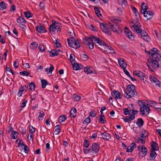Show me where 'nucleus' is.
I'll return each mask as SVG.
<instances>
[{"label":"nucleus","instance_id":"obj_1","mask_svg":"<svg viewBox=\"0 0 161 161\" xmlns=\"http://www.w3.org/2000/svg\"><path fill=\"white\" fill-rule=\"evenodd\" d=\"M134 85H129L125 90L124 96L127 99L137 96V92L136 91Z\"/></svg>","mask_w":161,"mask_h":161},{"label":"nucleus","instance_id":"obj_2","mask_svg":"<svg viewBox=\"0 0 161 161\" xmlns=\"http://www.w3.org/2000/svg\"><path fill=\"white\" fill-rule=\"evenodd\" d=\"M70 38L67 39L69 46L72 47L75 49L78 48L80 47V42L77 40H76L73 38V36Z\"/></svg>","mask_w":161,"mask_h":161},{"label":"nucleus","instance_id":"obj_3","mask_svg":"<svg viewBox=\"0 0 161 161\" xmlns=\"http://www.w3.org/2000/svg\"><path fill=\"white\" fill-rule=\"evenodd\" d=\"M132 29L135 30L139 34H141L142 37L144 36L145 35H147V33L145 31H143L142 33V30L141 28V25L140 23L137 24V25L135 24L133 25L132 27Z\"/></svg>","mask_w":161,"mask_h":161},{"label":"nucleus","instance_id":"obj_4","mask_svg":"<svg viewBox=\"0 0 161 161\" xmlns=\"http://www.w3.org/2000/svg\"><path fill=\"white\" fill-rule=\"evenodd\" d=\"M147 64L148 68L151 69H155L159 67L158 61L153 59L148 60Z\"/></svg>","mask_w":161,"mask_h":161},{"label":"nucleus","instance_id":"obj_5","mask_svg":"<svg viewBox=\"0 0 161 161\" xmlns=\"http://www.w3.org/2000/svg\"><path fill=\"white\" fill-rule=\"evenodd\" d=\"M109 27L111 30L114 32H116L117 34H119L122 32V30L120 28L119 25L116 23L112 24L111 23H109Z\"/></svg>","mask_w":161,"mask_h":161},{"label":"nucleus","instance_id":"obj_6","mask_svg":"<svg viewBox=\"0 0 161 161\" xmlns=\"http://www.w3.org/2000/svg\"><path fill=\"white\" fill-rule=\"evenodd\" d=\"M100 26L101 29L103 32L109 35L111 34V31L108 25H105L103 23H101L100 24Z\"/></svg>","mask_w":161,"mask_h":161},{"label":"nucleus","instance_id":"obj_7","mask_svg":"<svg viewBox=\"0 0 161 161\" xmlns=\"http://www.w3.org/2000/svg\"><path fill=\"white\" fill-rule=\"evenodd\" d=\"M100 149L99 145L97 143H94L89 148L90 152L92 153H97Z\"/></svg>","mask_w":161,"mask_h":161},{"label":"nucleus","instance_id":"obj_8","mask_svg":"<svg viewBox=\"0 0 161 161\" xmlns=\"http://www.w3.org/2000/svg\"><path fill=\"white\" fill-rule=\"evenodd\" d=\"M139 111L142 115H143L146 114L147 115L150 112V110L148 105H147L144 107H140Z\"/></svg>","mask_w":161,"mask_h":161},{"label":"nucleus","instance_id":"obj_9","mask_svg":"<svg viewBox=\"0 0 161 161\" xmlns=\"http://www.w3.org/2000/svg\"><path fill=\"white\" fill-rule=\"evenodd\" d=\"M149 78L151 83L154 85L158 86L159 87L160 84V81L154 76L150 75L149 76Z\"/></svg>","mask_w":161,"mask_h":161},{"label":"nucleus","instance_id":"obj_10","mask_svg":"<svg viewBox=\"0 0 161 161\" xmlns=\"http://www.w3.org/2000/svg\"><path fill=\"white\" fill-rule=\"evenodd\" d=\"M125 34L126 36L130 39L133 40L134 38V36L132 35L131 32L130 30L127 28L126 27H125L124 30Z\"/></svg>","mask_w":161,"mask_h":161},{"label":"nucleus","instance_id":"obj_11","mask_svg":"<svg viewBox=\"0 0 161 161\" xmlns=\"http://www.w3.org/2000/svg\"><path fill=\"white\" fill-rule=\"evenodd\" d=\"M58 23L56 21H52V24L49 27L50 32H52L54 33L56 31V28L58 27Z\"/></svg>","mask_w":161,"mask_h":161},{"label":"nucleus","instance_id":"obj_12","mask_svg":"<svg viewBox=\"0 0 161 161\" xmlns=\"http://www.w3.org/2000/svg\"><path fill=\"white\" fill-rule=\"evenodd\" d=\"M142 14L145 17L147 18V20H148L153 17L154 13L151 11L147 10L146 11L142 12Z\"/></svg>","mask_w":161,"mask_h":161},{"label":"nucleus","instance_id":"obj_13","mask_svg":"<svg viewBox=\"0 0 161 161\" xmlns=\"http://www.w3.org/2000/svg\"><path fill=\"white\" fill-rule=\"evenodd\" d=\"M134 75L137 76L142 81L144 82V78L145 77V75L142 72L139 71H136L134 72Z\"/></svg>","mask_w":161,"mask_h":161},{"label":"nucleus","instance_id":"obj_14","mask_svg":"<svg viewBox=\"0 0 161 161\" xmlns=\"http://www.w3.org/2000/svg\"><path fill=\"white\" fill-rule=\"evenodd\" d=\"M97 43L99 44V45L100 46V47H98V48L100 50L101 49L103 50L104 49H105V47L108 48L109 47L107 44L100 39L99 40L98 42Z\"/></svg>","mask_w":161,"mask_h":161},{"label":"nucleus","instance_id":"obj_15","mask_svg":"<svg viewBox=\"0 0 161 161\" xmlns=\"http://www.w3.org/2000/svg\"><path fill=\"white\" fill-rule=\"evenodd\" d=\"M119 64L120 66L123 69L126 68L127 65L126 62L123 58H119L118 59Z\"/></svg>","mask_w":161,"mask_h":161},{"label":"nucleus","instance_id":"obj_16","mask_svg":"<svg viewBox=\"0 0 161 161\" xmlns=\"http://www.w3.org/2000/svg\"><path fill=\"white\" fill-rule=\"evenodd\" d=\"M102 138L103 140L107 141L108 140L111 138V136L110 134L105 132L103 133H100Z\"/></svg>","mask_w":161,"mask_h":161},{"label":"nucleus","instance_id":"obj_17","mask_svg":"<svg viewBox=\"0 0 161 161\" xmlns=\"http://www.w3.org/2000/svg\"><path fill=\"white\" fill-rule=\"evenodd\" d=\"M112 96L114 97L116 99H120L122 96L120 93L117 91H114L112 93Z\"/></svg>","mask_w":161,"mask_h":161},{"label":"nucleus","instance_id":"obj_18","mask_svg":"<svg viewBox=\"0 0 161 161\" xmlns=\"http://www.w3.org/2000/svg\"><path fill=\"white\" fill-rule=\"evenodd\" d=\"M136 103L140 107L148 105L147 101L145 100H138L137 101Z\"/></svg>","mask_w":161,"mask_h":161},{"label":"nucleus","instance_id":"obj_19","mask_svg":"<svg viewBox=\"0 0 161 161\" xmlns=\"http://www.w3.org/2000/svg\"><path fill=\"white\" fill-rule=\"evenodd\" d=\"M72 66L74 69L75 70H80L83 68L81 64L78 63H74L73 64Z\"/></svg>","mask_w":161,"mask_h":161},{"label":"nucleus","instance_id":"obj_20","mask_svg":"<svg viewBox=\"0 0 161 161\" xmlns=\"http://www.w3.org/2000/svg\"><path fill=\"white\" fill-rule=\"evenodd\" d=\"M151 148L152 149V150L157 151L158 149V144L154 142H151Z\"/></svg>","mask_w":161,"mask_h":161},{"label":"nucleus","instance_id":"obj_21","mask_svg":"<svg viewBox=\"0 0 161 161\" xmlns=\"http://www.w3.org/2000/svg\"><path fill=\"white\" fill-rule=\"evenodd\" d=\"M36 30L37 31L39 32L44 33L46 31V29L43 26H37L36 28Z\"/></svg>","mask_w":161,"mask_h":161},{"label":"nucleus","instance_id":"obj_22","mask_svg":"<svg viewBox=\"0 0 161 161\" xmlns=\"http://www.w3.org/2000/svg\"><path fill=\"white\" fill-rule=\"evenodd\" d=\"M27 102V100H25V98L22 101V103L20 105V108L19 109L18 111L19 113L22 110V109L25 107Z\"/></svg>","mask_w":161,"mask_h":161},{"label":"nucleus","instance_id":"obj_23","mask_svg":"<svg viewBox=\"0 0 161 161\" xmlns=\"http://www.w3.org/2000/svg\"><path fill=\"white\" fill-rule=\"evenodd\" d=\"M40 52L41 53H43L46 49L47 47L43 43H41L38 46Z\"/></svg>","mask_w":161,"mask_h":161},{"label":"nucleus","instance_id":"obj_24","mask_svg":"<svg viewBox=\"0 0 161 161\" xmlns=\"http://www.w3.org/2000/svg\"><path fill=\"white\" fill-rule=\"evenodd\" d=\"M49 52L51 56L54 57L58 55V52L56 50L52 49L51 51H49Z\"/></svg>","mask_w":161,"mask_h":161},{"label":"nucleus","instance_id":"obj_25","mask_svg":"<svg viewBox=\"0 0 161 161\" xmlns=\"http://www.w3.org/2000/svg\"><path fill=\"white\" fill-rule=\"evenodd\" d=\"M76 110L75 108H72L70 111V116L74 118L76 115Z\"/></svg>","mask_w":161,"mask_h":161},{"label":"nucleus","instance_id":"obj_26","mask_svg":"<svg viewBox=\"0 0 161 161\" xmlns=\"http://www.w3.org/2000/svg\"><path fill=\"white\" fill-rule=\"evenodd\" d=\"M17 22L19 23L22 24H25L26 21L23 17L19 16L17 19Z\"/></svg>","mask_w":161,"mask_h":161},{"label":"nucleus","instance_id":"obj_27","mask_svg":"<svg viewBox=\"0 0 161 161\" xmlns=\"http://www.w3.org/2000/svg\"><path fill=\"white\" fill-rule=\"evenodd\" d=\"M91 67L87 66L84 68V72L87 74H91L93 73V71L91 69Z\"/></svg>","mask_w":161,"mask_h":161},{"label":"nucleus","instance_id":"obj_28","mask_svg":"<svg viewBox=\"0 0 161 161\" xmlns=\"http://www.w3.org/2000/svg\"><path fill=\"white\" fill-rule=\"evenodd\" d=\"M19 133L17 131L13 130L11 134V137L13 139H15L17 137Z\"/></svg>","mask_w":161,"mask_h":161},{"label":"nucleus","instance_id":"obj_29","mask_svg":"<svg viewBox=\"0 0 161 161\" xmlns=\"http://www.w3.org/2000/svg\"><path fill=\"white\" fill-rule=\"evenodd\" d=\"M90 42H93L94 41L95 43H97L98 42V41L99 40V38L98 37H96L94 36H92L90 37Z\"/></svg>","mask_w":161,"mask_h":161},{"label":"nucleus","instance_id":"obj_30","mask_svg":"<svg viewBox=\"0 0 161 161\" xmlns=\"http://www.w3.org/2000/svg\"><path fill=\"white\" fill-rule=\"evenodd\" d=\"M29 89L32 91H34L36 88L35 83L34 82H31L29 84Z\"/></svg>","mask_w":161,"mask_h":161},{"label":"nucleus","instance_id":"obj_31","mask_svg":"<svg viewBox=\"0 0 161 161\" xmlns=\"http://www.w3.org/2000/svg\"><path fill=\"white\" fill-rule=\"evenodd\" d=\"M144 124V121L142 118L138 119L136 122V125L139 127H142Z\"/></svg>","mask_w":161,"mask_h":161},{"label":"nucleus","instance_id":"obj_32","mask_svg":"<svg viewBox=\"0 0 161 161\" xmlns=\"http://www.w3.org/2000/svg\"><path fill=\"white\" fill-rule=\"evenodd\" d=\"M38 45V44L36 42H33L31 43L30 45V48L32 50H34L37 47Z\"/></svg>","mask_w":161,"mask_h":161},{"label":"nucleus","instance_id":"obj_33","mask_svg":"<svg viewBox=\"0 0 161 161\" xmlns=\"http://www.w3.org/2000/svg\"><path fill=\"white\" fill-rule=\"evenodd\" d=\"M130 111V110L129 113V115L127 116V117L129 118V119L131 122L135 119V116L133 113Z\"/></svg>","mask_w":161,"mask_h":161},{"label":"nucleus","instance_id":"obj_34","mask_svg":"<svg viewBox=\"0 0 161 161\" xmlns=\"http://www.w3.org/2000/svg\"><path fill=\"white\" fill-rule=\"evenodd\" d=\"M141 13H142V12L143 11H146L148 9V7L147 5L144 3H143L141 5Z\"/></svg>","mask_w":161,"mask_h":161},{"label":"nucleus","instance_id":"obj_35","mask_svg":"<svg viewBox=\"0 0 161 161\" xmlns=\"http://www.w3.org/2000/svg\"><path fill=\"white\" fill-rule=\"evenodd\" d=\"M94 9L95 10V13L97 17H99L102 15V14L100 13V11L99 8L95 7L94 8Z\"/></svg>","mask_w":161,"mask_h":161},{"label":"nucleus","instance_id":"obj_36","mask_svg":"<svg viewBox=\"0 0 161 161\" xmlns=\"http://www.w3.org/2000/svg\"><path fill=\"white\" fill-rule=\"evenodd\" d=\"M0 10H3L6 8L7 6L5 3L3 1L0 3Z\"/></svg>","mask_w":161,"mask_h":161},{"label":"nucleus","instance_id":"obj_37","mask_svg":"<svg viewBox=\"0 0 161 161\" xmlns=\"http://www.w3.org/2000/svg\"><path fill=\"white\" fill-rule=\"evenodd\" d=\"M156 52L160 53V51L156 48H153V49L149 51V55L151 54V55H152V54L154 53V54L156 53Z\"/></svg>","mask_w":161,"mask_h":161},{"label":"nucleus","instance_id":"obj_38","mask_svg":"<svg viewBox=\"0 0 161 161\" xmlns=\"http://www.w3.org/2000/svg\"><path fill=\"white\" fill-rule=\"evenodd\" d=\"M66 119V117L65 115H62L60 116L58 118V120L60 122L63 123L65 121Z\"/></svg>","mask_w":161,"mask_h":161},{"label":"nucleus","instance_id":"obj_39","mask_svg":"<svg viewBox=\"0 0 161 161\" xmlns=\"http://www.w3.org/2000/svg\"><path fill=\"white\" fill-rule=\"evenodd\" d=\"M41 82L42 87L43 88H45L48 83L47 80L45 79L41 80Z\"/></svg>","mask_w":161,"mask_h":161},{"label":"nucleus","instance_id":"obj_40","mask_svg":"<svg viewBox=\"0 0 161 161\" xmlns=\"http://www.w3.org/2000/svg\"><path fill=\"white\" fill-rule=\"evenodd\" d=\"M159 53L156 52L154 54L153 53L152 54V55H151V56L153 58L156 59H158L161 57V56L159 54Z\"/></svg>","mask_w":161,"mask_h":161},{"label":"nucleus","instance_id":"obj_41","mask_svg":"<svg viewBox=\"0 0 161 161\" xmlns=\"http://www.w3.org/2000/svg\"><path fill=\"white\" fill-rule=\"evenodd\" d=\"M28 86L26 85H24L22 87H21L19 89H21V92L23 93V92L24 93L26 92L28 90Z\"/></svg>","mask_w":161,"mask_h":161},{"label":"nucleus","instance_id":"obj_42","mask_svg":"<svg viewBox=\"0 0 161 161\" xmlns=\"http://www.w3.org/2000/svg\"><path fill=\"white\" fill-rule=\"evenodd\" d=\"M31 74L30 73L29 71H24L19 72V74L20 75H23V76H29Z\"/></svg>","mask_w":161,"mask_h":161},{"label":"nucleus","instance_id":"obj_43","mask_svg":"<svg viewBox=\"0 0 161 161\" xmlns=\"http://www.w3.org/2000/svg\"><path fill=\"white\" fill-rule=\"evenodd\" d=\"M142 132V136L144 138H145L148 136V132L146 130H143Z\"/></svg>","mask_w":161,"mask_h":161},{"label":"nucleus","instance_id":"obj_44","mask_svg":"<svg viewBox=\"0 0 161 161\" xmlns=\"http://www.w3.org/2000/svg\"><path fill=\"white\" fill-rule=\"evenodd\" d=\"M141 149L142 152L144 154L146 155L147 154V150L146 147L143 146L142 147Z\"/></svg>","mask_w":161,"mask_h":161},{"label":"nucleus","instance_id":"obj_45","mask_svg":"<svg viewBox=\"0 0 161 161\" xmlns=\"http://www.w3.org/2000/svg\"><path fill=\"white\" fill-rule=\"evenodd\" d=\"M154 150H151L150 152V160H153L155 158V156H154Z\"/></svg>","mask_w":161,"mask_h":161},{"label":"nucleus","instance_id":"obj_46","mask_svg":"<svg viewBox=\"0 0 161 161\" xmlns=\"http://www.w3.org/2000/svg\"><path fill=\"white\" fill-rule=\"evenodd\" d=\"M83 41L84 43H85L86 45H87L88 42H90V37H87L83 39Z\"/></svg>","mask_w":161,"mask_h":161},{"label":"nucleus","instance_id":"obj_47","mask_svg":"<svg viewBox=\"0 0 161 161\" xmlns=\"http://www.w3.org/2000/svg\"><path fill=\"white\" fill-rule=\"evenodd\" d=\"M100 122L101 123L104 124L106 123L105 119L104 118V116L102 115H100Z\"/></svg>","mask_w":161,"mask_h":161},{"label":"nucleus","instance_id":"obj_48","mask_svg":"<svg viewBox=\"0 0 161 161\" xmlns=\"http://www.w3.org/2000/svg\"><path fill=\"white\" fill-rule=\"evenodd\" d=\"M16 9V8L15 5L13 4L10 7V11L12 13H14Z\"/></svg>","mask_w":161,"mask_h":161},{"label":"nucleus","instance_id":"obj_49","mask_svg":"<svg viewBox=\"0 0 161 161\" xmlns=\"http://www.w3.org/2000/svg\"><path fill=\"white\" fill-rule=\"evenodd\" d=\"M74 98L75 99V101H78L80 100L81 97L80 96H78L77 94H74L73 95Z\"/></svg>","mask_w":161,"mask_h":161},{"label":"nucleus","instance_id":"obj_50","mask_svg":"<svg viewBox=\"0 0 161 161\" xmlns=\"http://www.w3.org/2000/svg\"><path fill=\"white\" fill-rule=\"evenodd\" d=\"M90 118L88 116L85 119L83 123L84 124H88L90 122Z\"/></svg>","mask_w":161,"mask_h":161},{"label":"nucleus","instance_id":"obj_51","mask_svg":"<svg viewBox=\"0 0 161 161\" xmlns=\"http://www.w3.org/2000/svg\"><path fill=\"white\" fill-rule=\"evenodd\" d=\"M56 129L55 130V132H56V134H58L60 132L61 129V127L60 125H57L55 126Z\"/></svg>","mask_w":161,"mask_h":161},{"label":"nucleus","instance_id":"obj_52","mask_svg":"<svg viewBox=\"0 0 161 161\" xmlns=\"http://www.w3.org/2000/svg\"><path fill=\"white\" fill-rule=\"evenodd\" d=\"M80 57L83 60H86L89 58L88 56L86 54H82L80 55Z\"/></svg>","mask_w":161,"mask_h":161},{"label":"nucleus","instance_id":"obj_53","mask_svg":"<svg viewBox=\"0 0 161 161\" xmlns=\"http://www.w3.org/2000/svg\"><path fill=\"white\" fill-rule=\"evenodd\" d=\"M24 13L25 17L27 18L31 17L32 16V14L30 12H24Z\"/></svg>","mask_w":161,"mask_h":161},{"label":"nucleus","instance_id":"obj_54","mask_svg":"<svg viewBox=\"0 0 161 161\" xmlns=\"http://www.w3.org/2000/svg\"><path fill=\"white\" fill-rule=\"evenodd\" d=\"M90 144L89 142L86 140L84 141V142L83 143V145L85 146L86 148H87L88 147Z\"/></svg>","mask_w":161,"mask_h":161},{"label":"nucleus","instance_id":"obj_55","mask_svg":"<svg viewBox=\"0 0 161 161\" xmlns=\"http://www.w3.org/2000/svg\"><path fill=\"white\" fill-rule=\"evenodd\" d=\"M87 45L90 49H92L94 48V44L93 42H88Z\"/></svg>","mask_w":161,"mask_h":161},{"label":"nucleus","instance_id":"obj_56","mask_svg":"<svg viewBox=\"0 0 161 161\" xmlns=\"http://www.w3.org/2000/svg\"><path fill=\"white\" fill-rule=\"evenodd\" d=\"M89 115L93 117H95L96 115V113L95 111H91L89 114Z\"/></svg>","mask_w":161,"mask_h":161},{"label":"nucleus","instance_id":"obj_57","mask_svg":"<svg viewBox=\"0 0 161 161\" xmlns=\"http://www.w3.org/2000/svg\"><path fill=\"white\" fill-rule=\"evenodd\" d=\"M29 131L30 133H33L35 131V128L34 127L31 126L29 127Z\"/></svg>","mask_w":161,"mask_h":161},{"label":"nucleus","instance_id":"obj_58","mask_svg":"<svg viewBox=\"0 0 161 161\" xmlns=\"http://www.w3.org/2000/svg\"><path fill=\"white\" fill-rule=\"evenodd\" d=\"M29 149V148L27 146L25 145L24 147V151L25 153H28Z\"/></svg>","mask_w":161,"mask_h":161},{"label":"nucleus","instance_id":"obj_59","mask_svg":"<svg viewBox=\"0 0 161 161\" xmlns=\"http://www.w3.org/2000/svg\"><path fill=\"white\" fill-rule=\"evenodd\" d=\"M70 61L71 62H73L75 60V56L73 54H71L70 55Z\"/></svg>","mask_w":161,"mask_h":161},{"label":"nucleus","instance_id":"obj_60","mask_svg":"<svg viewBox=\"0 0 161 161\" xmlns=\"http://www.w3.org/2000/svg\"><path fill=\"white\" fill-rule=\"evenodd\" d=\"M143 39L146 42H148L150 40V38L148 35L144 36L142 37Z\"/></svg>","mask_w":161,"mask_h":161},{"label":"nucleus","instance_id":"obj_61","mask_svg":"<svg viewBox=\"0 0 161 161\" xmlns=\"http://www.w3.org/2000/svg\"><path fill=\"white\" fill-rule=\"evenodd\" d=\"M44 116V114L43 113V112L42 111L39 112V115L38 116V119L40 120L41 119V118H42Z\"/></svg>","mask_w":161,"mask_h":161},{"label":"nucleus","instance_id":"obj_62","mask_svg":"<svg viewBox=\"0 0 161 161\" xmlns=\"http://www.w3.org/2000/svg\"><path fill=\"white\" fill-rule=\"evenodd\" d=\"M30 96H31L30 98L31 99V100L32 101L35 99L36 98V97L37 94L35 93L32 96H31V94H30Z\"/></svg>","mask_w":161,"mask_h":161},{"label":"nucleus","instance_id":"obj_63","mask_svg":"<svg viewBox=\"0 0 161 161\" xmlns=\"http://www.w3.org/2000/svg\"><path fill=\"white\" fill-rule=\"evenodd\" d=\"M13 128L11 124L9 126V129L8 130V133H10L11 131L12 132L13 130Z\"/></svg>","mask_w":161,"mask_h":161},{"label":"nucleus","instance_id":"obj_64","mask_svg":"<svg viewBox=\"0 0 161 161\" xmlns=\"http://www.w3.org/2000/svg\"><path fill=\"white\" fill-rule=\"evenodd\" d=\"M122 11L121 8H118L117 9V12L119 15H121L122 14Z\"/></svg>","mask_w":161,"mask_h":161}]
</instances>
